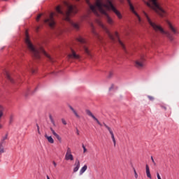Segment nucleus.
<instances>
[{
  "label": "nucleus",
  "mask_w": 179,
  "mask_h": 179,
  "mask_svg": "<svg viewBox=\"0 0 179 179\" xmlns=\"http://www.w3.org/2000/svg\"><path fill=\"white\" fill-rule=\"evenodd\" d=\"M86 3L90 7V9L95 13L97 16H99V13L97 10L102 13L103 15H106V22L110 26L114 24V20L113 18H110L108 15H107V10H113L118 19H122V15L121 13L117 10V8L113 4V1L110 0H85Z\"/></svg>",
  "instance_id": "nucleus-1"
},
{
  "label": "nucleus",
  "mask_w": 179,
  "mask_h": 179,
  "mask_svg": "<svg viewBox=\"0 0 179 179\" xmlns=\"http://www.w3.org/2000/svg\"><path fill=\"white\" fill-rule=\"evenodd\" d=\"M76 13H78V8L75 6L67 5V10L66 12L62 11L61 9V6H57L56 7V12L50 13L43 22L46 24H48L50 29H54L55 27V18L54 17H58L59 15H61L63 16V17H64L65 20L69 22L71 26H72L75 30H79L80 27L79 24L71 20V18H69L70 16H72V15H75Z\"/></svg>",
  "instance_id": "nucleus-2"
},
{
  "label": "nucleus",
  "mask_w": 179,
  "mask_h": 179,
  "mask_svg": "<svg viewBox=\"0 0 179 179\" xmlns=\"http://www.w3.org/2000/svg\"><path fill=\"white\" fill-rule=\"evenodd\" d=\"M25 44L29 51H30L31 54L36 59H40V58H41V54H44L45 57L48 58V61H49V62H51V64H54V62H55V59L51 57V55H48L45 50H44L43 46L38 45L34 47V45H33L30 41V37L29 36V34L27 32L25 34Z\"/></svg>",
  "instance_id": "nucleus-3"
},
{
  "label": "nucleus",
  "mask_w": 179,
  "mask_h": 179,
  "mask_svg": "<svg viewBox=\"0 0 179 179\" xmlns=\"http://www.w3.org/2000/svg\"><path fill=\"white\" fill-rule=\"evenodd\" d=\"M96 23L97 24H99V26H100V27H101V29H103V30H104V31H106V34L109 37L110 40H111L112 43H115V38H116V40H117V43L120 47H121L122 50H125V44L120 38V35L118 34V32L117 31L115 32V36H114L110 32L107 27H106V25H104L103 23L101 22V20H96Z\"/></svg>",
  "instance_id": "nucleus-4"
},
{
  "label": "nucleus",
  "mask_w": 179,
  "mask_h": 179,
  "mask_svg": "<svg viewBox=\"0 0 179 179\" xmlns=\"http://www.w3.org/2000/svg\"><path fill=\"white\" fill-rule=\"evenodd\" d=\"M143 13L148 23L150 24V26H151L155 31H160L162 34H166V37L169 38V40H170V41H174V36H173L170 32L164 31V29L160 25H157V24L153 22L146 12L143 11Z\"/></svg>",
  "instance_id": "nucleus-5"
},
{
  "label": "nucleus",
  "mask_w": 179,
  "mask_h": 179,
  "mask_svg": "<svg viewBox=\"0 0 179 179\" xmlns=\"http://www.w3.org/2000/svg\"><path fill=\"white\" fill-rule=\"evenodd\" d=\"M143 1L149 8L152 9V10L157 13V15H159V16L161 17H164V16L167 15L166 10L162 9V7L159 5L157 0H143Z\"/></svg>",
  "instance_id": "nucleus-6"
},
{
  "label": "nucleus",
  "mask_w": 179,
  "mask_h": 179,
  "mask_svg": "<svg viewBox=\"0 0 179 179\" xmlns=\"http://www.w3.org/2000/svg\"><path fill=\"white\" fill-rule=\"evenodd\" d=\"M76 40L77 41H78V43H80L81 44H83V48L86 55H87L88 57H92V53H90V50H89V48L86 45V40L83 38V37L82 36H79L78 38H76Z\"/></svg>",
  "instance_id": "nucleus-7"
},
{
  "label": "nucleus",
  "mask_w": 179,
  "mask_h": 179,
  "mask_svg": "<svg viewBox=\"0 0 179 179\" xmlns=\"http://www.w3.org/2000/svg\"><path fill=\"white\" fill-rule=\"evenodd\" d=\"M127 1L129 6L130 8L131 12H132V13H134V15H135V16H136V17H137L138 24L142 25V18L141 17V16H139L138 13H136V11H135V8L134 7V5H132V3H131V0H127Z\"/></svg>",
  "instance_id": "nucleus-8"
},
{
  "label": "nucleus",
  "mask_w": 179,
  "mask_h": 179,
  "mask_svg": "<svg viewBox=\"0 0 179 179\" xmlns=\"http://www.w3.org/2000/svg\"><path fill=\"white\" fill-rule=\"evenodd\" d=\"M127 1L129 6L130 8L131 12H132V13H134V15H135V16H136V17H137L138 24L142 25V18L141 17V16H139L138 13H136V11H135V8L134 7V5H132V3H131V0H127Z\"/></svg>",
  "instance_id": "nucleus-9"
},
{
  "label": "nucleus",
  "mask_w": 179,
  "mask_h": 179,
  "mask_svg": "<svg viewBox=\"0 0 179 179\" xmlns=\"http://www.w3.org/2000/svg\"><path fill=\"white\" fill-rule=\"evenodd\" d=\"M134 66L137 68V69H143V68H145V59L143 57H141L135 60Z\"/></svg>",
  "instance_id": "nucleus-10"
},
{
  "label": "nucleus",
  "mask_w": 179,
  "mask_h": 179,
  "mask_svg": "<svg viewBox=\"0 0 179 179\" xmlns=\"http://www.w3.org/2000/svg\"><path fill=\"white\" fill-rule=\"evenodd\" d=\"M69 59H80V55L76 54V52L71 49V52L68 55Z\"/></svg>",
  "instance_id": "nucleus-11"
},
{
  "label": "nucleus",
  "mask_w": 179,
  "mask_h": 179,
  "mask_svg": "<svg viewBox=\"0 0 179 179\" xmlns=\"http://www.w3.org/2000/svg\"><path fill=\"white\" fill-rule=\"evenodd\" d=\"M166 24L171 31L173 33V34H179L178 30L176 29V27L170 22L169 21H166Z\"/></svg>",
  "instance_id": "nucleus-12"
},
{
  "label": "nucleus",
  "mask_w": 179,
  "mask_h": 179,
  "mask_svg": "<svg viewBox=\"0 0 179 179\" xmlns=\"http://www.w3.org/2000/svg\"><path fill=\"white\" fill-rule=\"evenodd\" d=\"M103 125H104L105 128H106V129H108V131H109V134H110L112 141L114 143V146H115V145H116L115 137L114 136V133L113 132V130L111 129V128L110 127L106 125V123H104Z\"/></svg>",
  "instance_id": "nucleus-13"
},
{
  "label": "nucleus",
  "mask_w": 179,
  "mask_h": 179,
  "mask_svg": "<svg viewBox=\"0 0 179 179\" xmlns=\"http://www.w3.org/2000/svg\"><path fill=\"white\" fill-rule=\"evenodd\" d=\"M85 113L89 115V117L93 118V120H94V121H96L97 124L101 127V123L94 115H93V113H92V111H90V110H86Z\"/></svg>",
  "instance_id": "nucleus-14"
},
{
  "label": "nucleus",
  "mask_w": 179,
  "mask_h": 179,
  "mask_svg": "<svg viewBox=\"0 0 179 179\" xmlns=\"http://www.w3.org/2000/svg\"><path fill=\"white\" fill-rule=\"evenodd\" d=\"M80 169V161L79 159L76 160L73 168V173H76Z\"/></svg>",
  "instance_id": "nucleus-15"
},
{
  "label": "nucleus",
  "mask_w": 179,
  "mask_h": 179,
  "mask_svg": "<svg viewBox=\"0 0 179 179\" xmlns=\"http://www.w3.org/2000/svg\"><path fill=\"white\" fill-rule=\"evenodd\" d=\"M90 25L92 28V32L93 33V34L96 37V38L99 41H101V38L100 37L99 35L97 34V33L96 32V31H94V26L93 25V23L90 22Z\"/></svg>",
  "instance_id": "nucleus-16"
},
{
  "label": "nucleus",
  "mask_w": 179,
  "mask_h": 179,
  "mask_svg": "<svg viewBox=\"0 0 179 179\" xmlns=\"http://www.w3.org/2000/svg\"><path fill=\"white\" fill-rule=\"evenodd\" d=\"M50 131L52 134L54 135V136L57 138V141H59V142H62V138H61V136H59V135H58V134H57V132H55V131L54 130V129H52V127H50Z\"/></svg>",
  "instance_id": "nucleus-17"
},
{
  "label": "nucleus",
  "mask_w": 179,
  "mask_h": 179,
  "mask_svg": "<svg viewBox=\"0 0 179 179\" xmlns=\"http://www.w3.org/2000/svg\"><path fill=\"white\" fill-rule=\"evenodd\" d=\"M5 141H1L0 142V155H2V153H5Z\"/></svg>",
  "instance_id": "nucleus-18"
},
{
  "label": "nucleus",
  "mask_w": 179,
  "mask_h": 179,
  "mask_svg": "<svg viewBox=\"0 0 179 179\" xmlns=\"http://www.w3.org/2000/svg\"><path fill=\"white\" fill-rule=\"evenodd\" d=\"M145 173L148 178L152 179V175L150 174V169H149V165H145Z\"/></svg>",
  "instance_id": "nucleus-19"
},
{
  "label": "nucleus",
  "mask_w": 179,
  "mask_h": 179,
  "mask_svg": "<svg viewBox=\"0 0 179 179\" xmlns=\"http://www.w3.org/2000/svg\"><path fill=\"white\" fill-rule=\"evenodd\" d=\"M69 107L70 110H71V111L74 114V115H76V118H80V115H79V114L78 113L76 110H75V108H73V107H72L71 106H69Z\"/></svg>",
  "instance_id": "nucleus-20"
},
{
  "label": "nucleus",
  "mask_w": 179,
  "mask_h": 179,
  "mask_svg": "<svg viewBox=\"0 0 179 179\" xmlns=\"http://www.w3.org/2000/svg\"><path fill=\"white\" fill-rule=\"evenodd\" d=\"M69 107L70 110H71V111L74 114V115H76V118H80V115H79V114L78 113L76 110H75V108H73V107H72L71 106H69Z\"/></svg>",
  "instance_id": "nucleus-21"
},
{
  "label": "nucleus",
  "mask_w": 179,
  "mask_h": 179,
  "mask_svg": "<svg viewBox=\"0 0 179 179\" xmlns=\"http://www.w3.org/2000/svg\"><path fill=\"white\" fill-rule=\"evenodd\" d=\"M64 159L65 160H71V162H73V155L72 154H66Z\"/></svg>",
  "instance_id": "nucleus-22"
},
{
  "label": "nucleus",
  "mask_w": 179,
  "mask_h": 179,
  "mask_svg": "<svg viewBox=\"0 0 179 179\" xmlns=\"http://www.w3.org/2000/svg\"><path fill=\"white\" fill-rule=\"evenodd\" d=\"M45 138H46V139H48V141L49 142V143H54V138H52V137L51 136H48V135L45 134Z\"/></svg>",
  "instance_id": "nucleus-23"
},
{
  "label": "nucleus",
  "mask_w": 179,
  "mask_h": 179,
  "mask_svg": "<svg viewBox=\"0 0 179 179\" xmlns=\"http://www.w3.org/2000/svg\"><path fill=\"white\" fill-rule=\"evenodd\" d=\"M14 120H15V115L12 114L10 115L9 122H8L9 125H12V124H13Z\"/></svg>",
  "instance_id": "nucleus-24"
},
{
  "label": "nucleus",
  "mask_w": 179,
  "mask_h": 179,
  "mask_svg": "<svg viewBox=\"0 0 179 179\" xmlns=\"http://www.w3.org/2000/svg\"><path fill=\"white\" fill-rule=\"evenodd\" d=\"M86 170H87V165H84L83 167H82L80 170V176H82V174H83Z\"/></svg>",
  "instance_id": "nucleus-25"
},
{
  "label": "nucleus",
  "mask_w": 179,
  "mask_h": 179,
  "mask_svg": "<svg viewBox=\"0 0 179 179\" xmlns=\"http://www.w3.org/2000/svg\"><path fill=\"white\" fill-rule=\"evenodd\" d=\"M27 71H31V73H36V70L31 69L29 66H26Z\"/></svg>",
  "instance_id": "nucleus-26"
},
{
  "label": "nucleus",
  "mask_w": 179,
  "mask_h": 179,
  "mask_svg": "<svg viewBox=\"0 0 179 179\" xmlns=\"http://www.w3.org/2000/svg\"><path fill=\"white\" fill-rule=\"evenodd\" d=\"M6 76L7 79L8 80H10V82L13 83V80L12 79V78H10V75H9V73L6 72Z\"/></svg>",
  "instance_id": "nucleus-27"
},
{
  "label": "nucleus",
  "mask_w": 179,
  "mask_h": 179,
  "mask_svg": "<svg viewBox=\"0 0 179 179\" xmlns=\"http://www.w3.org/2000/svg\"><path fill=\"white\" fill-rule=\"evenodd\" d=\"M113 90H115V85L114 84H112L109 87V92H113Z\"/></svg>",
  "instance_id": "nucleus-28"
},
{
  "label": "nucleus",
  "mask_w": 179,
  "mask_h": 179,
  "mask_svg": "<svg viewBox=\"0 0 179 179\" xmlns=\"http://www.w3.org/2000/svg\"><path fill=\"white\" fill-rule=\"evenodd\" d=\"M72 154V150H71V148L67 147L66 155H71Z\"/></svg>",
  "instance_id": "nucleus-29"
},
{
  "label": "nucleus",
  "mask_w": 179,
  "mask_h": 179,
  "mask_svg": "<svg viewBox=\"0 0 179 179\" xmlns=\"http://www.w3.org/2000/svg\"><path fill=\"white\" fill-rule=\"evenodd\" d=\"M49 118H50V122H52V124L53 125H55V122L54 121V119L52 118V115H50V116H49Z\"/></svg>",
  "instance_id": "nucleus-30"
},
{
  "label": "nucleus",
  "mask_w": 179,
  "mask_h": 179,
  "mask_svg": "<svg viewBox=\"0 0 179 179\" xmlns=\"http://www.w3.org/2000/svg\"><path fill=\"white\" fill-rule=\"evenodd\" d=\"M8 139V134H6L4 136H3V138L1 140V142H5Z\"/></svg>",
  "instance_id": "nucleus-31"
},
{
  "label": "nucleus",
  "mask_w": 179,
  "mask_h": 179,
  "mask_svg": "<svg viewBox=\"0 0 179 179\" xmlns=\"http://www.w3.org/2000/svg\"><path fill=\"white\" fill-rule=\"evenodd\" d=\"M41 16H43V14H39L36 17V22H40V19L41 18Z\"/></svg>",
  "instance_id": "nucleus-32"
},
{
  "label": "nucleus",
  "mask_w": 179,
  "mask_h": 179,
  "mask_svg": "<svg viewBox=\"0 0 179 179\" xmlns=\"http://www.w3.org/2000/svg\"><path fill=\"white\" fill-rule=\"evenodd\" d=\"M82 148L83 149V153H86V152H87V149H86V147L85 146V145H82Z\"/></svg>",
  "instance_id": "nucleus-33"
},
{
  "label": "nucleus",
  "mask_w": 179,
  "mask_h": 179,
  "mask_svg": "<svg viewBox=\"0 0 179 179\" xmlns=\"http://www.w3.org/2000/svg\"><path fill=\"white\" fill-rule=\"evenodd\" d=\"M148 98L149 99V100H150L151 101H153L155 100V97L150 96V95H148Z\"/></svg>",
  "instance_id": "nucleus-34"
},
{
  "label": "nucleus",
  "mask_w": 179,
  "mask_h": 179,
  "mask_svg": "<svg viewBox=\"0 0 179 179\" xmlns=\"http://www.w3.org/2000/svg\"><path fill=\"white\" fill-rule=\"evenodd\" d=\"M36 127H37L38 134L39 135H41V132L40 131V126H38V124H36Z\"/></svg>",
  "instance_id": "nucleus-35"
},
{
  "label": "nucleus",
  "mask_w": 179,
  "mask_h": 179,
  "mask_svg": "<svg viewBox=\"0 0 179 179\" xmlns=\"http://www.w3.org/2000/svg\"><path fill=\"white\" fill-rule=\"evenodd\" d=\"M134 172L135 178H138V173H136V170H135V169H134Z\"/></svg>",
  "instance_id": "nucleus-36"
},
{
  "label": "nucleus",
  "mask_w": 179,
  "mask_h": 179,
  "mask_svg": "<svg viewBox=\"0 0 179 179\" xmlns=\"http://www.w3.org/2000/svg\"><path fill=\"white\" fill-rule=\"evenodd\" d=\"M62 124H64V125H66V121L65 120V119H62Z\"/></svg>",
  "instance_id": "nucleus-37"
},
{
  "label": "nucleus",
  "mask_w": 179,
  "mask_h": 179,
  "mask_svg": "<svg viewBox=\"0 0 179 179\" xmlns=\"http://www.w3.org/2000/svg\"><path fill=\"white\" fill-rule=\"evenodd\" d=\"M157 177L158 179H162V177L160 176V173H159V172H157Z\"/></svg>",
  "instance_id": "nucleus-38"
},
{
  "label": "nucleus",
  "mask_w": 179,
  "mask_h": 179,
  "mask_svg": "<svg viewBox=\"0 0 179 179\" xmlns=\"http://www.w3.org/2000/svg\"><path fill=\"white\" fill-rule=\"evenodd\" d=\"M113 72H110L109 75H108V78H111V76H113Z\"/></svg>",
  "instance_id": "nucleus-39"
},
{
  "label": "nucleus",
  "mask_w": 179,
  "mask_h": 179,
  "mask_svg": "<svg viewBox=\"0 0 179 179\" xmlns=\"http://www.w3.org/2000/svg\"><path fill=\"white\" fill-rule=\"evenodd\" d=\"M52 163H53V166L55 167H57V162L55 161H53Z\"/></svg>",
  "instance_id": "nucleus-40"
},
{
  "label": "nucleus",
  "mask_w": 179,
  "mask_h": 179,
  "mask_svg": "<svg viewBox=\"0 0 179 179\" xmlns=\"http://www.w3.org/2000/svg\"><path fill=\"white\" fill-rule=\"evenodd\" d=\"M151 160L154 164H156V162H155V159H153V157H151Z\"/></svg>",
  "instance_id": "nucleus-41"
},
{
  "label": "nucleus",
  "mask_w": 179,
  "mask_h": 179,
  "mask_svg": "<svg viewBox=\"0 0 179 179\" xmlns=\"http://www.w3.org/2000/svg\"><path fill=\"white\" fill-rule=\"evenodd\" d=\"M82 20H87V17H83Z\"/></svg>",
  "instance_id": "nucleus-42"
},
{
  "label": "nucleus",
  "mask_w": 179,
  "mask_h": 179,
  "mask_svg": "<svg viewBox=\"0 0 179 179\" xmlns=\"http://www.w3.org/2000/svg\"><path fill=\"white\" fill-rule=\"evenodd\" d=\"M161 107H162V108H163L164 110H167V108H166V106H162Z\"/></svg>",
  "instance_id": "nucleus-43"
},
{
  "label": "nucleus",
  "mask_w": 179,
  "mask_h": 179,
  "mask_svg": "<svg viewBox=\"0 0 179 179\" xmlns=\"http://www.w3.org/2000/svg\"><path fill=\"white\" fill-rule=\"evenodd\" d=\"M38 29H40V27H36V31H38Z\"/></svg>",
  "instance_id": "nucleus-44"
},
{
  "label": "nucleus",
  "mask_w": 179,
  "mask_h": 179,
  "mask_svg": "<svg viewBox=\"0 0 179 179\" xmlns=\"http://www.w3.org/2000/svg\"><path fill=\"white\" fill-rule=\"evenodd\" d=\"M47 179H50V176H47Z\"/></svg>",
  "instance_id": "nucleus-45"
},
{
  "label": "nucleus",
  "mask_w": 179,
  "mask_h": 179,
  "mask_svg": "<svg viewBox=\"0 0 179 179\" xmlns=\"http://www.w3.org/2000/svg\"><path fill=\"white\" fill-rule=\"evenodd\" d=\"M3 1H8V0H3Z\"/></svg>",
  "instance_id": "nucleus-46"
}]
</instances>
